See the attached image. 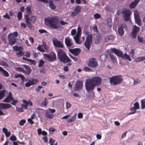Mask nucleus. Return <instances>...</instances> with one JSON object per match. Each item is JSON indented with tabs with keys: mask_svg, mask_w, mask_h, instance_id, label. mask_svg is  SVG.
I'll return each instance as SVG.
<instances>
[{
	"mask_svg": "<svg viewBox=\"0 0 145 145\" xmlns=\"http://www.w3.org/2000/svg\"><path fill=\"white\" fill-rule=\"evenodd\" d=\"M101 78L98 76L87 80L85 83L86 90L89 93L90 91H93L95 86L101 84Z\"/></svg>",
	"mask_w": 145,
	"mask_h": 145,
	"instance_id": "f257e3e1",
	"label": "nucleus"
},
{
	"mask_svg": "<svg viewBox=\"0 0 145 145\" xmlns=\"http://www.w3.org/2000/svg\"><path fill=\"white\" fill-rule=\"evenodd\" d=\"M44 21L47 26L52 29H57L60 27L58 23V16H53L45 19Z\"/></svg>",
	"mask_w": 145,
	"mask_h": 145,
	"instance_id": "f03ea898",
	"label": "nucleus"
},
{
	"mask_svg": "<svg viewBox=\"0 0 145 145\" xmlns=\"http://www.w3.org/2000/svg\"><path fill=\"white\" fill-rule=\"evenodd\" d=\"M58 59L63 63H68L71 61L69 58L66 55L64 51L61 49H59L57 51Z\"/></svg>",
	"mask_w": 145,
	"mask_h": 145,
	"instance_id": "7ed1b4c3",
	"label": "nucleus"
},
{
	"mask_svg": "<svg viewBox=\"0 0 145 145\" xmlns=\"http://www.w3.org/2000/svg\"><path fill=\"white\" fill-rule=\"evenodd\" d=\"M111 52H112L117 56L121 57L122 58L125 59H127L129 61H131V60L130 56L127 54H125L123 55L122 52L120 50L115 48H111L110 49Z\"/></svg>",
	"mask_w": 145,
	"mask_h": 145,
	"instance_id": "20e7f679",
	"label": "nucleus"
},
{
	"mask_svg": "<svg viewBox=\"0 0 145 145\" xmlns=\"http://www.w3.org/2000/svg\"><path fill=\"white\" fill-rule=\"evenodd\" d=\"M109 79L110 83L114 85L119 84L122 80L121 76L120 75L114 76Z\"/></svg>",
	"mask_w": 145,
	"mask_h": 145,
	"instance_id": "39448f33",
	"label": "nucleus"
},
{
	"mask_svg": "<svg viewBox=\"0 0 145 145\" xmlns=\"http://www.w3.org/2000/svg\"><path fill=\"white\" fill-rule=\"evenodd\" d=\"M25 21L27 26L30 28H32V25L31 24V23H34L35 22L36 17L35 16H33L29 18V16L27 14L25 16Z\"/></svg>",
	"mask_w": 145,
	"mask_h": 145,
	"instance_id": "423d86ee",
	"label": "nucleus"
},
{
	"mask_svg": "<svg viewBox=\"0 0 145 145\" xmlns=\"http://www.w3.org/2000/svg\"><path fill=\"white\" fill-rule=\"evenodd\" d=\"M122 13L123 15V18L125 21L130 20L131 12L129 10L124 9L123 10Z\"/></svg>",
	"mask_w": 145,
	"mask_h": 145,
	"instance_id": "0eeeda50",
	"label": "nucleus"
},
{
	"mask_svg": "<svg viewBox=\"0 0 145 145\" xmlns=\"http://www.w3.org/2000/svg\"><path fill=\"white\" fill-rule=\"evenodd\" d=\"M92 42V36L91 34L88 35L86 37V40L84 43V45L88 49H90L91 45Z\"/></svg>",
	"mask_w": 145,
	"mask_h": 145,
	"instance_id": "6e6552de",
	"label": "nucleus"
},
{
	"mask_svg": "<svg viewBox=\"0 0 145 145\" xmlns=\"http://www.w3.org/2000/svg\"><path fill=\"white\" fill-rule=\"evenodd\" d=\"M43 56L48 61L52 62L56 59V56L54 52H51L49 55L43 54Z\"/></svg>",
	"mask_w": 145,
	"mask_h": 145,
	"instance_id": "1a4fd4ad",
	"label": "nucleus"
},
{
	"mask_svg": "<svg viewBox=\"0 0 145 145\" xmlns=\"http://www.w3.org/2000/svg\"><path fill=\"white\" fill-rule=\"evenodd\" d=\"M13 50L16 52V54L17 56L21 57L24 54V52L22 51L23 48L21 46L18 47L16 46H14L13 47Z\"/></svg>",
	"mask_w": 145,
	"mask_h": 145,
	"instance_id": "9d476101",
	"label": "nucleus"
},
{
	"mask_svg": "<svg viewBox=\"0 0 145 145\" xmlns=\"http://www.w3.org/2000/svg\"><path fill=\"white\" fill-rule=\"evenodd\" d=\"M10 104L7 103H0V109H8L12 107ZM4 115L3 112L0 110V116Z\"/></svg>",
	"mask_w": 145,
	"mask_h": 145,
	"instance_id": "9b49d317",
	"label": "nucleus"
},
{
	"mask_svg": "<svg viewBox=\"0 0 145 145\" xmlns=\"http://www.w3.org/2000/svg\"><path fill=\"white\" fill-rule=\"evenodd\" d=\"M26 83L25 84L26 87H28L31 86L32 85H33L38 82V80L36 79H32L25 80Z\"/></svg>",
	"mask_w": 145,
	"mask_h": 145,
	"instance_id": "f8f14e48",
	"label": "nucleus"
},
{
	"mask_svg": "<svg viewBox=\"0 0 145 145\" xmlns=\"http://www.w3.org/2000/svg\"><path fill=\"white\" fill-rule=\"evenodd\" d=\"M22 102L23 103H22L21 105L24 109H25L27 108L28 105L30 106H32L33 105V103L29 100H28V101L25 100H22Z\"/></svg>",
	"mask_w": 145,
	"mask_h": 145,
	"instance_id": "ddd939ff",
	"label": "nucleus"
},
{
	"mask_svg": "<svg viewBox=\"0 0 145 145\" xmlns=\"http://www.w3.org/2000/svg\"><path fill=\"white\" fill-rule=\"evenodd\" d=\"M81 28L80 27L78 26L77 28V33L75 36L73 37L76 43L77 44L79 43V39L81 33Z\"/></svg>",
	"mask_w": 145,
	"mask_h": 145,
	"instance_id": "4468645a",
	"label": "nucleus"
},
{
	"mask_svg": "<svg viewBox=\"0 0 145 145\" xmlns=\"http://www.w3.org/2000/svg\"><path fill=\"white\" fill-rule=\"evenodd\" d=\"M139 30L140 29L138 26L135 25L133 26L131 33L132 37L133 38H136L137 34L139 32Z\"/></svg>",
	"mask_w": 145,
	"mask_h": 145,
	"instance_id": "2eb2a0df",
	"label": "nucleus"
},
{
	"mask_svg": "<svg viewBox=\"0 0 145 145\" xmlns=\"http://www.w3.org/2000/svg\"><path fill=\"white\" fill-rule=\"evenodd\" d=\"M88 65L90 67L93 68L97 65L96 59L94 58H91L89 60Z\"/></svg>",
	"mask_w": 145,
	"mask_h": 145,
	"instance_id": "dca6fc26",
	"label": "nucleus"
},
{
	"mask_svg": "<svg viewBox=\"0 0 145 145\" xmlns=\"http://www.w3.org/2000/svg\"><path fill=\"white\" fill-rule=\"evenodd\" d=\"M123 28H124L125 30L127 29V27L126 25L125 24H123L120 25L118 27V32L119 34L121 35H123L124 34Z\"/></svg>",
	"mask_w": 145,
	"mask_h": 145,
	"instance_id": "f3484780",
	"label": "nucleus"
},
{
	"mask_svg": "<svg viewBox=\"0 0 145 145\" xmlns=\"http://www.w3.org/2000/svg\"><path fill=\"white\" fill-rule=\"evenodd\" d=\"M8 40L9 44L12 45L15 44L16 42V39L14 37H12L10 35H8Z\"/></svg>",
	"mask_w": 145,
	"mask_h": 145,
	"instance_id": "a211bd4d",
	"label": "nucleus"
},
{
	"mask_svg": "<svg viewBox=\"0 0 145 145\" xmlns=\"http://www.w3.org/2000/svg\"><path fill=\"white\" fill-rule=\"evenodd\" d=\"M53 44L54 46L58 48H63V45L58 40L54 38L52 40Z\"/></svg>",
	"mask_w": 145,
	"mask_h": 145,
	"instance_id": "6ab92c4d",
	"label": "nucleus"
},
{
	"mask_svg": "<svg viewBox=\"0 0 145 145\" xmlns=\"http://www.w3.org/2000/svg\"><path fill=\"white\" fill-rule=\"evenodd\" d=\"M65 41L67 46H71L73 45V42L69 37H67L65 38Z\"/></svg>",
	"mask_w": 145,
	"mask_h": 145,
	"instance_id": "aec40b11",
	"label": "nucleus"
},
{
	"mask_svg": "<svg viewBox=\"0 0 145 145\" xmlns=\"http://www.w3.org/2000/svg\"><path fill=\"white\" fill-rule=\"evenodd\" d=\"M12 99H13V97L12 94L10 92H9L8 93L7 97L3 100V102L9 103L12 101Z\"/></svg>",
	"mask_w": 145,
	"mask_h": 145,
	"instance_id": "412c9836",
	"label": "nucleus"
},
{
	"mask_svg": "<svg viewBox=\"0 0 145 145\" xmlns=\"http://www.w3.org/2000/svg\"><path fill=\"white\" fill-rule=\"evenodd\" d=\"M83 86V83L79 80H77L75 84V89L77 90H80L82 89Z\"/></svg>",
	"mask_w": 145,
	"mask_h": 145,
	"instance_id": "4be33fe9",
	"label": "nucleus"
},
{
	"mask_svg": "<svg viewBox=\"0 0 145 145\" xmlns=\"http://www.w3.org/2000/svg\"><path fill=\"white\" fill-rule=\"evenodd\" d=\"M46 48V46L45 44H43L42 45H39L37 47V49L40 52H44L45 49Z\"/></svg>",
	"mask_w": 145,
	"mask_h": 145,
	"instance_id": "5701e85b",
	"label": "nucleus"
},
{
	"mask_svg": "<svg viewBox=\"0 0 145 145\" xmlns=\"http://www.w3.org/2000/svg\"><path fill=\"white\" fill-rule=\"evenodd\" d=\"M23 67L25 69L24 70V73L27 74H29L31 72V70L29 67L27 65H23Z\"/></svg>",
	"mask_w": 145,
	"mask_h": 145,
	"instance_id": "b1692460",
	"label": "nucleus"
},
{
	"mask_svg": "<svg viewBox=\"0 0 145 145\" xmlns=\"http://www.w3.org/2000/svg\"><path fill=\"white\" fill-rule=\"evenodd\" d=\"M71 52L74 55L77 56L80 53V50L79 48H75L71 50Z\"/></svg>",
	"mask_w": 145,
	"mask_h": 145,
	"instance_id": "393cba45",
	"label": "nucleus"
},
{
	"mask_svg": "<svg viewBox=\"0 0 145 145\" xmlns=\"http://www.w3.org/2000/svg\"><path fill=\"white\" fill-rule=\"evenodd\" d=\"M0 71L2 72L4 76L6 77L9 76V74L8 72L1 67H0Z\"/></svg>",
	"mask_w": 145,
	"mask_h": 145,
	"instance_id": "a878e982",
	"label": "nucleus"
},
{
	"mask_svg": "<svg viewBox=\"0 0 145 145\" xmlns=\"http://www.w3.org/2000/svg\"><path fill=\"white\" fill-rule=\"evenodd\" d=\"M45 116L47 118L52 119L54 116V115L49 112L48 110H47L45 114Z\"/></svg>",
	"mask_w": 145,
	"mask_h": 145,
	"instance_id": "bb28decb",
	"label": "nucleus"
},
{
	"mask_svg": "<svg viewBox=\"0 0 145 145\" xmlns=\"http://www.w3.org/2000/svg\"><path fill=\"white\" fill-rule=\"evenodd\" d=\"M140 0H135L130 5L131 8H133L137 4Z\"/></svg>",
	"mask_w": 145,
	"mask_h": 145,
	"instance_id": "cd10ccee",
	"label": "nucleus"
},
{
	"mask_svg": "<svg viewBox=\"0 0 145 145\" xmlns=\"http://www.w3.org/2000/svg\"><path fill=\"white\" fill-rule=\"evenodd\" d=\"M133 80L134 82L133 84L135 85H137L141 82L140 79L139 78H133Z\"/></svg>",
	"mask_w": 145,
	"mask_h": 145,
	"instance_id": "c85d7f7f",
	"label": "nucleus"
},
{
	"mask_svg": "<svg viewBox=\"0 0 145 145\" xmlns=\"http://www.w3.org/2000/svg\"><path fill=\"white\" fill-rule=\"evenodd\" d=\"M76 114H75L72 117L69 118L67 120V121L70 123L71 122L74 121L76 119Z\"/></svg>",
	"mask_w": 145,
	"mask_h": 145,
	"instance_id": "c756f323",
	"label": "nucleus"
},
{
	"mask_svg": "<svg viewBox=\"0 0 145 145\" xmlns=\"http://www.w3.org/2000/svg\"><path fill=\"white\" fill-rule=\"evenodd\" d=\"M136 23L139 26L141 25V20L140 17L135 18Z\"/></svg>",
	"mask_w": 145,
	"mask_h": 145,
	"instance_id": "7c9ffc66",
	"label": "nucleus"
},
{
	"mask_svg": "<svg viewBox=\"0 0 145 145\" xmlns=\"http://www.w3.org/2000/svg\"><path fill=\"white\" fill-rule=\"evenodd\" d=\"M6 91L5 90H3L0 91V99L3 98L5 95Z\"/></svg>",
	"mask_w": 145,
	"mask_h": 145,
	"instance_id": "2f4dec72",
	"label": "nucleus"
},
{
	"mask_svg": "<svg viewBox=\"0 0 145 145\" xmlns=\"http://www.w3.org/2000/svg\"><path fill=\"white\" fill-rule=\"evenodd\" d=\"M141 107L142 109L145 108V99L141 101Z\"/></svg>",
	"mask_w": 145,
	"mask_h": 145,
	"instance_id": "473e14b6",
	"label": "nucleus"
},
{
	"mask_svg": "<svg viewBox=\"0 0 145 145\" xmlns=\"http://www.w3.org/2000/svg\"><path fill=\"white\" fill-rule=\"evenodd\" d=\"M81 9V7L80 6H77L74 9V11L76 14H78L80 11Z\"/></svg>",
	"mask_w": 145,
	"mask_h": 145,
	"instance_id": "72a5a7b5",
	"label": "nucleus"
},
{
	"mask_svg": "<svg viewBox=\"0 0 145 145\" xmlns=\"http://www.w3.org/2000/svg\"><path fill=\"white\" fill-rule=\"evenodd\" d=\"M49 7L52 10L55 9L56 8V6L54 5L53 3L51 1L50 2Z\"/></svg>",
	"mask_w": 145,
	"mask_h": 145,
	"instance_id": "f704fd0d",
	"label": "nucleus"
},
{
	"mask_svg": "<svg viewBox=\"0 0 145 145\" xmlns=\"http://www.w3.org/2000/svg\"><path fill=\"white\" fill-rule=\"evenodd\" d=\"M47 99L46 98H45L44 100L42 102L41 105L45 107L47 105Z\"/></svg>",
	"mask_w": 145,
	"mask_h": 145,
	"instance_id": "c9c22d12",
	"label": "nucleus"
},
{
	"mask_svg": "<svg viewBox=\"0 0 145 145\" xmlns=\"http://www.w3.org/2000/svg\"><path fill=\"white\" fill-rule=\"evenodd\" d=\"M109 55L110 56L111 59L112 61L114 63H115L116 62V59L115 57L110 54H109Z\"/></svg>",
	"mask_w": 145,
	"mask_h": 145,
	"instance_id": "e433bc0d",
	"label": "nucleus"
},
{
	"mask_svg": "<svg viewBox=\"0 0 145 145\" xmlns=\"http://www.w3.org/2000/svg\"><path fill=\"white\" fill-rule=\"evenodd\" d=\"M55 142L54 139L52 138H50L49 140V143L50 144V145H53Z\"/></svg>",
	"mask_w": 145,
	"mask_h": 145,
	"instance_id": "4c0bfd02",
	"label": "nucleus"
},
{
	"mask_svg": "<svg viewBox=\"0 0 145 145\" xmlns=\"http://www.w3.org/2000/svg\"><path fill=\"white\" fill-rule=\"evenodd\" d=\"M15 69L17 71L19 72H23L24 73V70L21 67H18L16 68Z\"/></svg>",
	"mask_w": 145,
	"mask_h": 145,
	"instance_id": "58836bf2",
	"label": "nucleus"
},
{
	"mask_svg": "<svg viewBox=\"0 0 145 145\" xmlns=\"http://www.w3.org/2000/svg\"><path fill=\"white\" fill-rule=\"evenodd\" d=\"M27 13L28 14H30L31 13V8L30 7H27L26 8Z\"/></svg>",
	"mask_w": 145,
	"mask_h": 145,
	"instance_id": "ea45409f",
	"label": "nucleus"
},
{
	"mask_svg": "<svg viewBox=\"0 0 145 145\" xmlns=\"http://www.w3.org/2000/svg\"><path fill=\"white\" fill-rule=\"evenodd\" d=\"M134 14L135 18L140 17L139 15V13L137 10H135L134 11Z\"/></svg>",
	"mask_w": 145,
	"mask_h": 145,
	"instance_id": "a19ab883",
	"label": "nucleus"
},
{
	"mask_svg": "<svg viewBox=\"0 0 145 145\" xmlns=\"http://www.w3.org/2000/svg\"><path fill=\"white\" fill-rule=\"evenodd\" d=\"M107 22L108 26H110V27H111L112 26H111V22L112 20L110 18H107Z\"/></svg>",
	"mask_w": 145,
	"mask_h": 145,
	"instance_id": "79ce46f5",
	"label": "nucleus"
},
{
	"mask_svg": "<svg viewBox=\"0 0 145 145\" xmlns=\"http://www.w3.org/2000/svg\"><path fill=\"white\" fill-rule=\"evenodd\" d=\"M17 16L19 20H21L22 16V13L20 12H18L17 14Z\"/></svg>",
	"mask_w": 145,
	"mask_h": 145,
	"instance_id": "37998d69",
	"label": "nucleus"
},
{
	"mask_svg": "<svg viewBox=\"0 0 145 145\" xmlns=\"http://www.w3.org/2000/svg\"><path fill=\"white\" fill-rule=\"evenodd\" d=\"M136 109L134 107H133L130 108V110L132 111V112L129 113V114H134L136 112Z\"/></svg>",
	"mask_w": 145,
	"mask_h": 145,
	"instance_id": "c03bdc74",
	"label": "nucleus"
},
{
	"mask_svg": "<svg viewBox=\"0 0 145 145\" xmlns=\"http://www.w3.org/2000/svg\"><path fill=\"white\" fill-rule=\"evenodd\" d=\"M9 35H11L12 37L14 36L15 37H17L18 36V32L16 31L12 32V33H10Z\"/></svg>",
	"mask_w": 145,
	"mask_h": 145,
	"instance_id": "a18cd8bd",
	"label": "nucleus"
},
{
	"mask_svg": "<svg viewBox=\"0 0 145 145\" xmlns=\"http://www.w3.org/2000/svg\"><path fill=\"white\" fill-rule=\"evenodd\" d=\"M26 121L24 119H22L19 122V124L21 126L23 125L25 123Z\"/></svg>",
	"mask_w": 145,
	"mask_h": 145,
	"instance_id": "49530a36",
	"label": "nucleus"
},
{
	"mask_svg": "<svg viewBox=\"0 0 145 145\" xmlns=\"http://www.w3.org/2000/svg\"><path fill=\"white\" fill-rule=\"evenodd\" d=\"M12 102L11 103V104L14 105H15L16 103L18 102V101L17 100H14L13 98V99L12 100Z\"/></svg>",
	"mask_w": 145,
	"mask_h": 145,
	"instance_id": "de8ad7c7",
	"label": "nucleus"
},
{
	"mask_svg": "<svg viewBox=\"0 0 145 145\" xmlns=\"http://www.w3.org/2000/svg\"><path fill=\"white\" fill-rule=\"evenodd\" d=\"M71 106V104L67 102L66 103V108L67 109L68 108H70Z\"/></svg>",
	"mask_w": 145,
	"mask_h": 145,
	"instance_id": "09e8293b",
	"label": "nucleus"
},
{
	"mask_svg": "<svg viewBox=\"0 0 145 145\" xmlns=\"http://www.w3.org/2000/svg\"><path fill=\"white\" fill-rule=\"evenodd\" d=\"M134 107L136 109H138L139 108V105L138 102L135 103L134 105Z\"/></svg>",
	"mask_w": 145,
	"mask_h": 145,
	"instance_id": "8fccbe9b",
	"label": "nucleus"
},
{
	"mask_svg": "<svg viewBox=\"0 0 145 145\" xmlns=\"http://www.w3.org/2000/svg\"><path fill=\"white\" fill-rule=\"evenodd\" d=\"M44 63V61H43L42 59L40 60L39 62V67H40L42 66H43V65Z\"/></svg>",
	"mask_w": 145,
	"mask_h": 145,
	"instance_id": "3c124183",
	"label": "nucleus"
},
{
	"mask_svg": "<svg viewBox=\"0 0 145 145\" xmlns=\"http://www.w3.org/2000/svg\"><path fill=\"white\" fill-rule=\"evenodd\" d=\"M91 91V92L90 93V95L89 96V97L91 98H94L95 97L93 91Z\"/></svg>",
	"mask_w": 145,
	"mask_h": 145,
	"instance_id": "603ef678",
	"label": "nucleus"
},
{
	"mask_svg": "<svg viewBox=\"0 0 145 145\" xmlns=\"http://www.w3.org/2000/svg\"><path fill=\"white\" fill-rule=\"evenodd\" d=\"M0 64L2 66H4L5 67H8V64L4 61H1L0 63Z\"/></svg>",
	"mask_w": 145,
	"mask_h": 145,
	"instance_id": "864d4df0",
	"label": "nucleus"
},
{
	"mask_svg": "<svg viewBox=\"0 0 145 145\" xmlns=\"http://www.w3.org/2000/svg\"><path fill=\"white\" fill-rule=\"evenodd\" d=\"M16 110L19 112H22L23 111V109L22 107H20V108H18V107H16Z\"/></svg>",
	"mask_w": 145,
	"mask_h": 145,
	"instance_id": "5fc2aeb1",
	"label": "nucleus"
},
{
	"mask_svg": "<svg viewBox=\"0 0 145 145\" xmlns=\"http://www.w3.org/2000/svg\"><path fill=\"white\" fill-rule=\"evenodd\" d=\"M76 30L75 29H73L71 31V35L73 36V37L74 36V35L76 34Z\"/></svg>",
	"mask_w": 145,
	"mask_h": 145,
	"instance_id": "6e6d98bb",
	"label": "nucleus"
},
{
	"mask_svg": "<svg viewBox=\"0 0 145 145\" xmlns=\"http://www.w3.org/2000/svg\"><path fill=\"white\" fill-rule=\"evenodd\" d=\"M135 51L133 49H132L131 50L130 52V54L131 56V57L133 58L134 57V54Z\"/></svg>",
	"mask_w": 145,
	"mask_h": 145,
	"instance_id": "4d7b16f0",
	"label": "nucleus"
},
{
	"mask_svg": "<svg viewBox=\"0 0 145 145\" xmlns=\"http://www.w3.org/2000/svg\"><path fill=\"white\" fill-rule=\"evenodd\" d=\"M10 140L12 141H14L16 139V137L14 135H12L10 138Z\"/></svg>",
	"mask_w": 145,
	"mask_h": 145,
	"instance_id": "13d9d810",
	"label": "nucleus"
},
{
	"mask_svg": "<svg viewBox=\"0 0 145 145\" xmlns=\"http://www.w3.org/2000/svg\"><path fill=\"white\" fill-rule=\"evenodd\" d=\"M94 17L95 19H98L100 18L101 16L98 14H94Z\"/></svg>",
	"mask_w": 145,
	"mask_h": 145,
	"instance_id": "bf43d9fd",
	"label": "nucleus"
},
{
	"mask_svg": "<svg viewBox=\"0 0 145 145\" xmlns=\"http://www.w3.org/2000/svg\"><path fill=\"white\" fill-rule=\"evenodd\" d=\"M43 88V87L42 86H38L37 88H36L35 89V90L37 92H39V90L40 89H41L42 88Z\"/></svg>",
	"mask_w": 145,
	"mask_h": 145,
	"instance_id": "052dcab7",
	"label": "nucleus"
},
{
	"mask_svg": "<svg viewBox=\"0 0 145 145\" xmlns=\"http://www.w3.org/2000/svg\"><path fill=\"white\" fill-rule=\"evenodd\" d=\"M84 70L86 72H88L89 71H91V69L88 67H84Z\"/></svg>",
	"mask_w": 145,
	"mask_h": 145,
	"instance_id": "680f3d73",
	"label": "nucleus"
},
{
	"mask_svg": "<svg viewBox=\"0 0 145 145\" xmlns=\"http://www.w3.org/2000/svg\"><path fill=\"white\" fill-rule=\"evenodd\" d=\"M38 31L40 33H47L46 30L43 29H39Z\"/></svg>",
	"mask_w": 145,
	"mask_h": 145,
	"instance_id": "e2e57ef3",
	"label": "nucleus"
},
{
	"mask_svg": "<svg viewBox=\"0 0 145 145\" xmlns=\"http://www.w3.org/2000/svg\"><path fill=\"white\" fill-rule=\"evenodd\" d=\"M3 17L4 18H8V19H10V18L9 15L7 13H6L5 14L3 15Z\"/></svg>",
	"mask_w": 145,
	"mask_h": 145,
	"instance_id": "0e129e2a",
	"label": "nucleus"
},
{
	"mask_svg": "<svg viewBox=\"0 0 145 145\" xmlns=\"http://www.w3.org/2000/svg\"><path fill=\"white\" fill-rule=\"evenodd\" d=\"M20 77L21 78L22 80H23L24 81H25V80L27 79H25L24 76L22 74H20Z\"/></svg>",
	"mask_w": 145,
	"mask_h": 145,
	"instance_id": "69168bd1",
	"label": "nucleus"
},
{
	"mask_svg": "<svg viewBox=\"0 0 145 145\" xmlns=\"http://www.w3.org/2000/svg\"><path fill=\"white\" fill-rule=\"evenodd\" d=\"M83 116V114L81 113H79L78 114V118H82Z\"/></svg>",
	"mask_w": 145,
	"mask_h": 145,
	"instance_id": "338daca9",
	"label": "nucleus"
},
{
	"mask_svg": "<svg viewBox=\"0 0 145 145\" xmlns=\"http://www.w3.org/2000/svg\"><path fill=\"white\" fill-rule=\"evenodd\" d=\"M69 56L71 58H72L74 60V61H77V59L76 57H74L71 55H70Z\"/></svg>",
	"mask_w": 145,
	"mask_h": 145,
	"instance_id": "774afa93",
	"label": "nucleus"
}]
</instances>
